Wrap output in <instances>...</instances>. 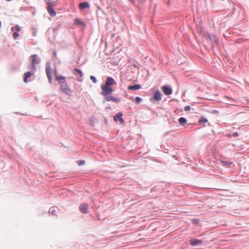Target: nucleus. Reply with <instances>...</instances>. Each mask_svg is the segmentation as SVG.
I'll return each instance as SVG.
<instances>
[{
    "instance_id": "nucleus-1",
    "label": "nucleus",
    "mask_w": 249,
    "mask_h": 249,
    "mask_svg": "<svg viewBox=\"0 0 249 249\" xmlns=\"http://www.w3.org/2000/svg\"><path fill=\"white\" fill-rule=\"evenodd\" d=\"M31 60V64L30 65L29 68L30 70H32V72H35L36 71V65L38 63L37 60V55L33 54L30 56Z\"/></svg>"
},
{
    "instance_id": "nucleus-2",
    "label": "nucleus",
    "mask_w": 249,
    "mask_h": 249,
    "mask_svg": "<svg viewBox=\"0 0 249 249\" xmlns=\"http://www.w3.org/2000/svg\"><path fill=\"white\" fill-rule=\"evenodd\" d=\"M101 94L105 97L107 96V95H108L109 94L111 93L113 91L111 87L107 86L106 85H104L101 87Z\"/></svg>"
},
{
    "instance_id": "nucleus-3",
    "label": "nucleus",
    "mask_w": 249,
    "mask_h": 249,
    "mask_svg": "<svg viewBox=\"0 0 249 249\" xmlns=\"http://www.w3.org/2000/svg\"><path fill=\"white\" fill-rule=\"evenodd\" d=\"M61 84V86H60L61 90L63 92H65L66 94H69L71 90H70V88H69L66 81H64L63 82V84Z\"/></svg>"
},
{
    "instance_id": "nucleus-4",
    "label": "nucleus",
    "mask_w": 249,
    "mask_h": 249,
    "mask_svg": "<svg viewBox=\"0 0 249 249\" xmlns=\"http://www.w3.org/2000/svg\"><path fill=\"white\" fill-rule=\"evenodd\" d=\"M105 99L107 102L112 101L116 103H118L121 101V99L120 98L113 97L112 95H107L105 97Z\"/></svg>"
},
{
    "instance_id": "nucleus-5",
    "label": "nucleus",
    "mask_w": 249,
    "mask_h": 249,
    "mask_svg": "<svg viewBox=\"0 0 249 249\" xmlns=\"http://www.w3.org/2000/svg\"><path fill=\"white\" fill-rule=\"evenodd\" d=\"M161 89L166 95H170L172 93V89L168 86H164L161 87Z\"/></svg>"
},
{
    "instance_id": "nucleus-6",
    "label": "nucleus",
    "mask_w": 249,
    "mask_h": 249,
    "mask_svg": "<svg viewBox=\"0 0 249 249\" xmlns=\"http://www.w3.org/2000/svg\"><path fill=\"white\" fill-rule=\"evenodd\" d=\"M154 100L155 101H160L161 100V94L160 91L157 90L154 94L152 98L150 99V101Z\"/></svg>"
},
{
    "instance_id": "nucleus-7",
    "label": "nucleus",
    "mask_w": 249,
    "mask_h": 249,
    "mask_svg": "<svg viewBox=\"0 0 249 249\" xmlns=\"http://www.w3.org/2000/svg\"><path fill=\"white\" fill-rule=\"evenodd\" d=\"M47 5H48V7H47V9L48 12L49 13V14L51 16H55L56 15V13H55V11L53 9V6L51 5V3L49 2H48Z\"/></svg>"
},
{
    "instance_id": "nucleus-8",
    "label": "nucleus",
    "mask_w": 249,
    "mask_h": 249,
    "mask_svg": "<svg viewBox=\"0 0 249 249\" xmlns=\"http://www.w3.org/2000/svg\"><path fill=\"white\" fill-rule=\"evenodd\" d=\"M116 83L113 78L110 77H108L107 79L105 85L110 87L112 85L116 84Z\"/></svg>"
},
{
    "instance_id": "nucleus-9",
    "label": "nucleus",
    "mask_w": 249,
    "mask_h": 249,
    "mask_svg": "<svg viewBox=\"0 0 249 249\" xmlns=\"http://www.w3.org/2000/svg\"><path fill=\"white\" fill-rule=\"evenodd\" d=\"M123 114L122 113H118L116 115L114 116V120L115 122H117L119 120L121 124H123L124 123V121L123 119L122 118Z\"/></svg>"
},
{
    "instance_id": "nucleus-10",
    "label": "nucleus",
    "mask_w": 249,
    "mask_h": 249,
    "mask_svg": "<svg viewBox=\"0 0 249 249\" xmlns=\"http://www.w3.org/2000/svg\"><path fill=\"white\" fill-rule=\"evenodd\" d=\"M73 73L75 75H79V77H77L78 81L80 82H81L82 81V77L83 76V73L81 71V70L78 69H74L73 70Z\"/></svg>"
},
{
    "instance_id": "nucleus-11",
    "label": "nucleus",
    "mask_w": 249,
    "mask_h": 249,
    "mask_svg": "<svg viewBox=\"0 0 249 249\" xmlns=\"http://www.w3.org/2000/svg\"><path fill=\"white\" fill-rule=\"evenodd\" d=\"M46 73L47 75V77L49 79V82L51 83L52 82V77H51V68L50 66H47L46 68Z\"/></svg>"
},
{
    "instance_id": "nucleus-12",
    "label": "nucleus",
    "mask_w": 249,
    "mask_h": 249,
    "mask_svg": "<svg viewBox=\"0 0 249 249\" xmlns=\"http://www.w3.org/2000/svg\"><path fill=\"white\" fill-rule=\"evenodd\" d=\"M79 210L81 212L86 213H88V205L86 204H82L79 206Z\"/></svg>"
},
{
    "instance_id": "nucleus-13",
    "label": "nucleus",
    "mask_w": 249,
    "mask_h": 249,
    "mask_svg": "<svg viewBox=\"0 0 249 249\" xmlns=\"http://www.w3.org/2000/svg\"><path fill=\"white\" fill-rule=\"evenodd\" d=\"M89 4L87 2H81L79 4V8L80 10H83L85 8H89Z\"/></svg>"
},
{
    "instance_id": "nucleus-14",
    "label": "nucleus",
    "mask_w": 249,
    "mask_h": 249,
    "mask_svg": "<svg viewBox=\"0 0 249 249\" xmlns=\"http://www.w3.org/2000/svg\"><path fill=\"white\" fill-rule=\"evenodd\" d=\"M34 72H32V70H31L30 71H27L24 73V82L27 83L28 82V78L30 77Z\"/></svg>"
},
{
    "instance_id": "nucleus-15",
    "label": "nucleus",
    "mask_w": 249,
    "mask_h": 249,
    "mask_svg": "<svg viewBox=\"0 0 249 249\" xmlns=\"http://www.w3.org/2000/svg\"><path fill=\"white\" fill-rule=\"evenodd\" d=\"M56 80L58 81L59 84H63L65 81L66 77L61 75H58L56 74Z\"/></svg>"
},
{
    "instance_id": "nucleus-16",
    "label": "nucleus",
    "mask_w": 249,
    "mask_h": 249,
    "mask_svg": "<svg viewBox=\"0 0 249 249\" xmlns=\"http://www.w3.org/2000/svg\"><path fill=\"white\" fill-rule=\"evenodd\" d=\"M202 243V241L198 239H191L190 240V243L192 246H195L197 245V244H200Z\"/></svg>"
},
{
    "instance_id": "nucleus-17",
    "label": "nucleus",
    "mask_w": 249,
    "mask_h": 249,
    "mask_svg": "<svg viewBox=\"0 0 249 249\" xmlns=\"http://www.w3.org/2000/svg\"><path fill=\"white\" fill-rule=\"evenodd\" d=\"M141 86L140 85H135L133 86H129L128 87V89L132 90H136L140 89Z\"/></svg>"
},
{
    "instance_id": "nucleus-18",
    "label": "nucleus",
    "mask_w": 249,
    "mask_h": 249,
    "mask_svg": "<svg viewBox=\"0 0 249 249\" xmlns=\"http://www.w3.org/2000/svg\"><path fill=\"white\" fill-rule=\"evenodd\" d=\"M178 123L180 125H182L187 123V120L184 117H180L178 119Z\"/></svg>"
},
{
    "instance_id": "nucleus-19",
    "label": "nucleus",
    "mask_w": 249,
    "mask_h": 249,
    "mask_svg": "<svg viewBox=\"0 0 249 249\" xmlns=\"http://www.w3.org/2000/svg\"><path fill=\"white\" fill-rule=\"evenodd\" d=\"M11 30L13 31H16V32H19L20 31V27L19 25H16L14 27H12Z\"/></svg>"
},
{
    "instance_id": "nucleus-20",
    "label": "nucleus",
    "mask_w": 249,
    "mask_h": 249,
    "mask_svg": "<svg viewBox=\"0 0 249 249\" xmlns=\"http://www.w3.org/2000/svg\"><path fill=\"white\" fill-rule=\"evenodd\" d=\"M207 122H208V120L206 118H205L203 117H201L200 118L198 123H199V124H205Z\"/></svg>"
},
{
    "instance_id": "nucleus-21",
    "label": "nucleus",
    "mask_w": 249,
    "mask_h": 249,
    "mask_svg": "<svg viewBox=\"0 0 249 249\" xmlns=\"http://www.w3.org/2000/svg\"><path fill=\"white\" fill-rule=\"evenodd\" d=\"M222 163L223 165H224L225 166H227V167L230 166L231 164V162H230L229 161H222Z\"/></svg>"
},
{
    "instance_id": "nucleus-22",
    "label": "nucleus",
    "mask_w": 249,
    "mask_h": 249,
    "mask_svg": "<svg viewBox=\"0 0 249 249\" xmlns=\"http://www.w3.org/2000/svg\"><path fill=\"white\" fill-rule=\"evenodd\" d=\"M13 37L14 38V39H17L18 36H19V34L17 32H14V33H13Z\"/></svg>"
},
{
    "instance_id": "nucleus-23",
    "label": "nucleus",
    "mask_w": 249,
    "mask_h": 249,
    "mask_svg": "<svg viewBox=\"0 0 249 249\" xmlns=\"http://www.w3.org/2000/svg\"><path fill=\"white\" fill-rule=\"evenodd\" d=\"M75 21L76 23H78L79 24L83 25L84 24L83 22L79 18L75 19Z\"/></svg>"
},
{
    "instance_id": "nucleus-24",
    "label": "nucleus",
    "mask_w": 249,
    "mask_h": 249,
    "mask_svg": "<svg viewBox=\"0 0 249 249\" xmlns=\"http://www.w3.org/2000/svg\"><path fill=\"white\" fill-rule=\"evenodd\" d=\"M135 100L137 103H139L140 102H141L142 99L139 97H137L135 98Z\"/></svg>"
},
{
    "instance_id": "nucleus-25",
    "label": "nucleus",
    "mask_w": 249,
    "mask_h": 249,
    "mask_svg": "<svg viewBox=\"0 0 249 249\" xmlns=\"http://www.w3.org/2000/svg\"><path fill=\"white\" fill-rule=\"evenodd\" d=\"M90 79L94 83H96V82H97L96 79V78L94 76H90Z\"/></svg>"
},
{
    "instance_id": "nucleus-26",
    "label": "nucleus",
    "mask_w": 249,
    "mask_h": 249,
    "mask_svg": "<svg viewBox=\"0 0 249 249\" xmlns=\"http://www.w3.org/2000/svg\"><path fill=\"white\" fill-rule=\"evenodd\" d=\"M191 109V107L189 106H187L184 107V110L185 111H189Z\"/></svg>"
},
{
    "instance_id": "nucleus-27",
    "label": "nucleus",
    "mask_w": 249,
    "mask_h": 249,
    "mask_svg": "<svg viewBox=\"0 0 249 249\" xmlns=\"http://www.w3.org/2000/svg\"><path fill=\"white\" fill-rule=\"evenodd\" d=\"M77 163L80 165H84V163H85V161H84V160H79V161H77Z\"/></svg>"
},
{
    "instance_id": "nucleus-28",
    "label": "nucleus",
    "mask_w": 249,
    "mask_h": 249,
    "mask_svg": "<svg viewBox=\"0 0 249 249\" xmlns=\"http://www.w3.org/2000/svg\"><path fill=\"white\" fill-rule=\"evenodd\" d=\"M50 212L52 213H53H53H54V211H53V210H52V209H51V210H50Z\"/></svg>"
},
{
    "instance_id": "nucleus-29",
    "label": "nucleus",
    "mask_w": 249,
    "mask_h": 249,
    "mask_svg": "<svg viewBox=\"0 0 249 249\" xmlns=\"http://www.w3.org/2000/svg\"><path fill=\"white\" fill-rule=\"evenodd\" d=\"M50 212L52 213H53H53H54V211H53V210H52V209H51V210H50Z\"/></svg>"
},
{
    "instance_id": "nucleus-30",
    "label": "nucleus",
    "mask_w": 249,
    "mask_h": 249,
    "mask_svg": "<svg viewBox=\"0 0 249 249\" xmlns=\"http://www.w3.org/2000/svg\"><path fill=\"white\" fill-rule=\"evenodd\" d=\"M129 0L131 2H132V3H134V0Z\"/></svg>"
}]
</instances>
